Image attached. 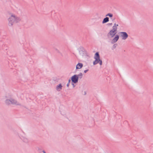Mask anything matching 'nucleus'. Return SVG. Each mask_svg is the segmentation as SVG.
<instances>
[{"label":"nucleus","mask_w":153,"mask_h":153,"mask_svg":"<svg viewBox=\"0 0 153 153\" xmlns=\"http://www.w3.org/2000/svg\"><path fill=\"white\" fill-rule=\"evenodd\" d=\"M70 81H71L70 79H69L68 80V83L67 84V87H68L69 86V85H70Z\"/></svg>","instance_id":"nucleus-15"},{"label":"nucleus","mask_w":153,"mask_h":153,"mask_svg":"<svg viewBox=\"0 0 153 153\" xmlns=\"http://www.w3.org/2000/svg\"><path fill=\"white\" fill-rule=\"evenodd\" d=\"M83 50V48L82 47H80L79 49V53L80 55L82 54V50Z\"/></svg>","instance_id":"nucleus-13"},{"label":"nucleus","mask_w":153,"mask_h":153,"mask_svg":"<svg viewBox=\"0 0 153 153\" xmlns=\"http://www.w3.org/2000/svg\"><path fill=\"white\" fill-rule=\"evenodd\" d=\"M9 15L7 21L8 25L10 27L13 26L14 24L18 23L21 21L20 17L13 13H10L9 14Z\"/></svg>","instance_id":"nucleus-1"},{"label":"nucleus","mask_w":153,"mask_h":153,"mask_svg":"<svg viewBox=\"0 0 153 153\" xmlns=\"http://www.w3.org/2000/svg\"><path fill=\"white\" fill-rule=\"evenodd\" d=\"M5 103L8 105L10 104L22 106V104L18 102L16 100L12 98L7 99L5 101Z\"/></svg>","instance_id":"nucleus-2"},{"label":"nucleus","mask_w":153,"mask_h":153,"mask_svg":"<svg viewBox=\"0 0 153 153\" xmlns=\"http://www.w3.org/2000/svg\"><path fill=\"white\" fill-rule=\"evenodd\" d=\"M72 85H73V88L75 87V86L74 83H72Z\"/></svg>","instance_id":"nucleus-18"},{"label":"nucleus","mask_w":153,"mask_h":153,"mask_svg":"<svg viewBox=\"0 0 153 153\" xmlns=\"http://www.w3.org/2000/svg\"><path fill=\"white\" fill-rule=\"evenodd\" d=\"M77 75V77H78V79H81L83 75L82 73H80L78 75Z\"/></svg>","instance_id":"nucleus-12"},{"label":"nucleus","mask_w":153,"mask_h":153,"mask_svg":"<svg viewBox=\"0 0 153 153\" xmlns=\"http://www.w3.org/2000/svg\"><path fill=\"white\" fill-rule=\"evenodd\" d=\"M118 26V24L115 23L112 27V29L107 34L108 37H113L117 33V27Z\"/></svg>","instance_id":"nucleus-3"},{"label":"nucleus","mask_w":153,"mask_h":153,"mask_svg":"<svg viewBox=\"0 0 153 153\" xmlns=\"http://www.w3.org/2000/svg\"><path fill=\"white\" fill-rule=\"evenodd\" d=\"M94 58L95 60L93 62L94 65H96L98 63L100 65H102V61L100 59V56L98 52H96L95 54Z\"/></svg>","instance_id":"nucleus-4"},{"label":"nucleus","mask_w":153,"mask_h":153,"mask_svg":"<svg viewBox=\"0 0 153 153\" xmlns=\"http://www.w3.org/2000/svg\"><path fill=\"white\" fill-rule=\"evenodd\" d=\"M71 80L72 82L76 83L78 81V77H77L76 75H74L71 78Z\"/></svg>","instance_id":"nucleus-6"},{"label":"nucleus","mask_w":153,"mask_h":153,"mask_svg":"<svg viewBox=\"0 0 153 153\" xmlns=\"http://www.w3.org/2000/svg\"><path fill=\"white\" fill-rule=\"evenodd\" d=\"M43 153H46V152L44 150L43 151Z\"/></svg>","instance_id":"nucleus-19"},{"label":"nucleus","mask_w":153,"mask_h":153,"mask_svg":"<svg viewBox=\"0 0 153 153\" xmlns=\"http://www.w3.org/2000/svg\"><path fill=\"white\" fill-rule=\"evenodd\" d=\"M62 86L60 83L56 86V89L57 91H60L62 89Z\"/></svg>","instance_id":"nucleus-8"},{"label":"nucleus","mask_w":153,"mask_h":153,"mask_svg":"<svg viewBox=\"0 0 153 153\" xmlns=\"http://www.w3.org/2000/svg\"><path fill=\"white\" fill-rule=\"evenodd\" d=\"M108 25L111 26L112 25V23H108Z\"/></svg>","instance_id":"nucleus-17"},{"label":"nucleus","mask_w":153,"mask_h":153,"mask_svg":"<svg viewBox=\"0 0 153 153\" xmlns=\"http://www.w3.org/2000/svg\"><path fill=\"white\" fill-rule=\"evenodd\" d=\"M21 95H22V96H23V94H21Z\"/></svg>","instance_id":"nucleus-20"},{"label":"nucleus","mask_w":153,"mask_h":153,"mask_svg":"<svg viewBox=\"0 0 153 153\" xmlns=\"http://www.w3.org/2000/svg\"><path fill=\"white\" fill-rule=\"evenodd\" d=\"M106 16H109V17H112L113 16V15L112 14L110 13H108L106 15Z\"/></svg>","instance_id":"nucleus-14"},{"label":"nucleus","mask_w":153,"mask_h":153,"mask_svg":"<svg viewBox=\"0 0 153 153\" xmlns=\"http://www.w3.org/2000/svg\"><path fill=\"white\" fill-rule=\"evenodd\" d=\"M119 38V36L118 35H117L113 39L112 42L113 43L116 42L118 40Z\"/></svg>","instance_id":"nucleus-9"},{"label":"nucleus","mask_w":153,"mask_h":153,"mask_svg":"<svg viewBox=\"0 0 153 153\" xmlns=\"http://www.w3.org/2000/svg\"><path fill=\"white\" fill-rule=\"evenodd\" d=\"M88 71V70H86L84 71V72L85 73H86Z\"/></svg>","instance_id":"nucleus-16"},{"label":"nucleus","mask_w":153,"mask_h":153,"mask_svg":"<svg viewBox=\"0 0 153 153\" xmlns=\"http://www.w3.org/2000/svg\"><path fill=\"white\" fill-rule=\"evenodd\" d=\"M120 33L122 39L126 40L128 37V34L126 32H120Z\"/></svg>","instance_id":"nucleus-5"},{"label":"nucleus","mask_w":153,"mask_h":153,"mask_svg":"<svg viewBox=\"0 0 153 153\" xmlns=\"http://www.w3.org/2000/svg\"><path fill=\"white\" fill-rule=\"evenodd\" d=\"M21 139L25 143H27L29 141V139L26 136H22L21 137Z\"/></svg>","instance_id":"nucleus-7"},{"label":"nucleus","mask_w":153,"mask_h":153,"mask_svg":"<svg viewBox=\"0 0 153 153\" xmlns=\"http://www.w3.org/2000/svg\"><path fill=\"white\" fill-rule=\"evenodd\" d=\"M83 66V64L82 63H78L76 66V69H80Z\"/></svg>","instance_id":"nucleus-10"},{"label":"nucleus","mask_w":153,"mask_h":153,"mask_svg":"<svg viewBox=\"0 0 153 153\" xmlns=\"http://www.w3.org/2000/svg\"><path fill=\"white\" fill-rule=\"evenodd\" d=\"M109 18L108 17H106L104 18L102 22V23L103 24L106 23L109 21Z\"/></svg>","instance_id":"nucleus-11"}]
</instances>
